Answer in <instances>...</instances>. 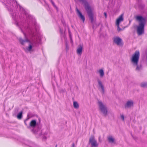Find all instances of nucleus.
Masks as SVG:
<instances>
[{
    "label": "nucleus",
    "mask_w": 147,
    "mask_h": 147,
    "mask_svg": "<svg viewBox=\"0 0 147 147\" xmlns=\"http://www.w3.org/2000/svg\"><path fill=\"white\" fill-rule=\"evenodd\" d=\"M135 18L139 22V25L137 26V32L138 35H141L144 33V27L146 20L141 16H137Z\"/></svg>",
    "instance_id": "nucleus-1"
},
{
    "label": "nucleus",
    "mask_w": 147,
    "mask_h": 147,
    "mask_svg": "<svg viewBox=\"0 0 147 147\" xmlns=\"http://www.w3.org/2000/svg\"><path fill=\"white\" fill-rule=\"evenodd\" d=\"M80 2H82L83 4L85 9L87 11V13L91 20V23L94 22L93 14L92 10L90 6L86 0H78Z\"/></svg>",
    "instance_id": "nucleus-2"
},
{
    "label": "nucleus",
    "mask_w": 147,
    "mask_h": 147,
    "mask_svg": "<svg viewBox=\"0 0 147 147\" xmlns=\"http://www.w3.org/2000/svg\"><path fill=\"white\" fill-rule=\"evenodd\" d=\"M27 127L29 129H31L32 128L33 129H32V131L33 133L35 134H39V136L41 135L40 134L42 133L40 131V129L41 128V126L40 125H37L35 120H32Z\"/></svg>",
    "instance_id": "nucleus-3"
},
{
    "label": "nucleus",
    "mask_w": 147,
    "mask_h": 147,
    "mask_svg": "<svg viewBox=\"0 0 147 147\" xmlns=\"http://www.w3.org/2000/svg\"><path fill=\"white\" fill-rule=\"evenodd\" d=\"M12 6L13 7H15L17 8L18 7L20 10L21 11H22V13H23L26 16V18L27 20H31L33 17L31 16L29 14L26 12L25 10L16 1V0H13L12 2Z\"/></svg>",
    "instance_id": "nucleus-4"
},
{
    "label": "nucleus",
    "mask_w": 147,
    "mask_h": 147,
    "mask_svg": "<svg viewBox=\"0 0 147 147\" xmlns=\"http://www.w3.org/2000/svg\"><path fill=\"white\" fill-rule=\"evenodd\" d=\"M140 56L139 51H136L132 55L130 61L133 65H137L138 64Z\"/></svg>",
    "instance_id": "nucleus-5"
},
{
    "label": "nucleus",
    "mask_w": 147,
    "mask_h": 147,
    "mask_svg": "<svg viewBox=\"0 0 147 147\" xmlns=\"http://www.w3.org/2000/svg\"><path fill=\"white\" fill-rule=\"evenodd\" d=\"M24 35L25 39H23L22 38H18L20 44L22 45H24V43L26 42H29L30 44L29 45V47L26 48V49L28 51H31L32 48V46L31 44V42L26 37L25 34L24 33Z\"/></svg>",
    "instance_id": "nucleus-6"
},
{
    "label": "nucleus",
    "mask_w": 147,
    "mask_h": 147,
    "mask_svg": "<svg viewBox=\"0 0 147 147\" xmlns=\"http://www.w3.org/2000/svg\"><path fill=\"white\" fill-rule=\"evenodd\" d=\"M98 104L100 111L105 116H106L107 114L108 111L106 105H104L101 101H98Z\"/></svg>",
    "instance_id": "nucleus-7"
},
{
    "label": "nucleus",
    "mask_w": 147,
    "mask_h": 147,
    "mask_svg": "<svg viewBox=\"0 0 147 147\" xmlns=\"http://www.w3.org/2000/svg\"><path fill=\"white\" fill-rule=\"evenodd\" d=\"M89 144L91 145V147H97L98 144L94 136H91L89 139Z\"/></svg>",
    "instance_id": "nucleus-8"
},
{
    "label": "nucleus",
    "mask_w": 147,
    "mask_h": 147,
    "mask_svg": "<svg viewBox=\"0 0 147 147\" xmlns=\"http://www.w3.org/2000/svg\"><path fill=\"white\" fill-rule=\"evenodd\" d=\"M113 42L118 46H122L123 43L122 39L119 37H115L113 38Z\"/></svg>",
    "instance_id": "nucleus-9"
},
{
    "label": "nucleus",
    "mask_w": 147,
    "mask_h": 147,
    "mask_svg": "<svg viewBox=\"0 0 147 147\" xmlns=\"http://www.w3.org/2000/svg\"><path fill=\"white\" fill-rule=\"evenodd\" d=\"M134 102L132 100H128L127 102L125 105V108H130L133 106Z\"/></svg>",
    "instance_id": "nucleus-10"
},
{
    "label": "nucleus",
    "mask_w": 147,
    "mask_h": 147,
    "mask_svg": "<svg viewBox=\"0 0 147 147\" xmlns=\"http://www.w3.org/2000/svg\"><path fill=\"white\" fill-rule=\"evenodd\" d=\"M97 82L99 87L101 88V89L102 93L104 94L105 92V89L103 84H102L101 80L98 79H97Z\"/></svg>",
    "instance_id": "nucleus-11"
},
{
    "label": "nucleus",
    "mask_w": 147,
    "mask_h": 147,
    "mask_svg": "<svg viewBox=\"0 0 147 147\" xmlns=\"http://www.w3.org/2000/svg\"><path fill=\"white\" fill-rule=\"evenodd\" d=\"M123 14H122L117 19L116 25H119L120 23L123 21Z\"/></svg>",
    "instance_id": "nucleus-12"
},
{
    "label": "nucleus",
    "mask_w": 147,
    "mask_h": 147,
    "mask_svg": "<svg viewBox=\"0 0 147 147\" xmlns=\"http://www.w3.org/2000/svg\"><path fill=\"white\" fill-rule=\"evenodd\" d=\"M83 48V45H80L77 49V53L79 55H81L82 54V49Z\"/></svg>",
    "instance_id": "nucleus-13"
},
{
    "label": "nucleus",
    "mask_w": 147,
    "mask_h": 147,
    "mask_svg": "<svg viewBox=\"0 0 147 147\" xmlns=\"http://www.w3.org/2000/svg\"><path fill=\"white\" fill-rule=\"evenodd\" d=\"M76 10L79 17L83 22H84L85 20V18L84 16L82 15L81 13L77 8Z\"/></svg>",
    "instance_id": "nucleus-14"
},
{
    "label": "nucleus",
    "mask_w": 147,
    "mask_h": 147,
    "mask_svg": "<svg viewBox=\"0 0 147 147\" xmlns=\"http://www.w3.org/2000/svg\"><path fill=\"white\" fill-rule=\"evenodd\" d=\"M134 66H136V67L135 69L136 71L139 72L141 71L142 68V66L141 65H138L137 64V65H133Z\"/></svg>",
    "instance_id": "nucleus-15"
},
{
    "label": "nucleus",
    "mask_w": 147,
    "mask_h": 147,
    "mask_svg": "<svg viewBox=\"0 0 147 147\" xmlns=\"http://www.w3.org/2000/svg\"><path fill=\"white\" fill-rule=\"evenodd\" d=\"M40 130V132H42V133L40 134L41 135L39 136V134H35L38 135V136H41L42 135H43V139H46L47 138L45 136V135H47V132L45 131V132H44L43 130H42L41 131Z\"/></svg>",
    "instance_id": "nucleus-16"
},
{
    "label": "nucleus",
    "mask_w": 147,
    "mask_h": 147,
    "mask_svg": "<svg viewBox=\"0 0 147 147\" xmlns=\"http://www.w3.org/2000/svg\"><path fill=\"white\" fill-rule=\"evenodd\" d=\"M60 32L61 34V36L62 39V38H64V34L63 30V29H61L60 28H59Z\"/></svg>",
    "instance_id": "nucleus-17"
},
{
    "label": "nucleus",
    "mask_w": 147,
    "mask_h": 147,
    "mask_svg": "<svg viewBox=\"0 0 147 147\" xmlns=\"http://www.w3.org/2000/svg\"><path fill=\"white\" fill-rule=\"evenodd\" d=\"M107 139L109 142L113 143L114 141V139L113 138V137L111 136H110L108 137L107 138Z\"/></svg>",
    "instance_id": "nucleus-18"
},
{
    "label": "nucleus",
    "mask_w": 147,
    "mask_h": 147,
    "mask_svg": "<svg viewBox=\"0 0 147 147\" xmlns=\"http://www.w3.org/2000/svg\"><path fill=\"white\" fill-rule=\"evenodd\" d=\"M99 72L100 74V77H102L104 75V73L103 70L102 69H101L99 70Z\"/></svg>",
    "instance_id": "nucleus-19"
},
{
    "label": "nucleus",
    "mask_w": 147,
    "mask_h": 147,
    "mask_svg": "<svg viewBox=\"0 0 147 147\" xmlns=\"http://www.w3.org/2000/svg\"><path fill=\"white\" fill-rule=\"evenodd\" d=\"M140 86L142 88H146L147 87V83L146 82H142L141 83Z\"/></svg>",
    "instance_id": "nucleus-20"
},
{
    "label": "nucleus",
    "mask_w": 147,
    "mask_h": 147,
    "mask_svg": "<svg viewBox=\"0 0 147 147\" xmlns=\"http://www.w3.org/2000/svg\"><path fill=\"white\" fill-rule=\"evenodd\" d=\"M73 106L75 108L78 109L79 107V105L77 102L74 101L73 102Z\"/></svg>",
    "instance_id": "nucleus-21"
},
{
    "label": "nucleus",
    "mask_w": 147,
    "mask_h": 147,
    "mask_svg": "<svg viewBox=\"0 0 147 147\" xmlns=\"http://www.w3.org/2000/svg\"><path fill=\"white\" fill-rule=\"evenodd\" d=\"M22 112L21 111L18 113L17 116V118L19 119H20L22 118Z\"/></svg>",
    "instance_id": "nucleus-22"
},
{
    "label": "nucleus",
    "mask_w": 147,
    "mask_h": 147,
    "mask_svg": "<svg viewBox=\"0 0 147 147\" xmlns=\"http://www.w3.org/2000/svg\"><path fill=\"white\" fill-rule=\"evenodd\" d=\"M50 1L51 3L53 5V6L55 7L56 9L58 11V8L56 6V5H55L53 1L52 0H49Z\"/></svg>",
    "instance_id": "nucleus-23"
},
{
    "label": "nucleus",
    "mask_w": 147,
    "mask_h": 147,
    "mask_svg": "<svg viewBox=\"0 0 147 147\" xmlns=\"http://www.w3.org/2000/svg\"><path fill=\"white\" fill-rule=\"evenodd\" d=\"M68 32H69V38H70V40L71 41V42H72L71 34L70 31L69 30V29H68Z\"/></svg>",
    "instance_id": "nucleus-24"
},
{
    "label": "nucleus",
    "mask_w": 147,
    "mask_h": 147,
    "mask_svg": "<svg viewBox=\"0 0 147 147\" xmlns=\"http://www.w3.org/2000/svg\"><path fill=\"white\" fill-rule=\"evenodd\" d=\"M69 49V47L67 43H66V51H67Z\"/></svg>",
    "instance_id": "nucleus-25"
},
{
    "label": "nucleus",
    "mask_w": 147,
    "mask_h": 147,
    "mask_svg": "<svg viewBox=\"0 0 147 147\" xmlns=\"http://www.w3.org/2000/svg\"><path fill=\"white\" fill-rule=\"evenodd\" d=\"M117 26V29L118 31L119 32L122 29L120 28L119 25H116Z\"/></svg>",
    "instance_id": "nucleus-26"
},
{
    "label": "nucleus",
    "mask_w": 147,
    "mask_h": 147,
    "mask_svg": "<svg viewBox=\"0 0 147 147\" xmlns=\"http://www.w3.org/2000/svg\"><path fill=\"white\" fill-rule=\"evenodd\" d=\"M121 118L122 119L123 121H124V116L123 115H121Z\"/></svg>",
    "instance_id": "nucleus-27"
},
{
    "label": "nucleus",
    "mask_w": 147,
    "mask_h": 147,
    "mask_svg": "<svg viewBox=\"0 0 147 147\" xmlns=\"http://www.w3.org/2000/svg\"><path fill=\"white\" fill-rule=\"evenodd\" d=\"M104 15L105 18H106L107 17V13L106 12H105L104 13Z\"/></svg>",
    "instance_id": "nucleus-28"
},
{
    "label": "nucleus",
    "mask_w": 147,
    "mask_h": 147,
    "mask_svg": "<svg viewBox=\"0 0 147 147\" xmlns=\"http://www.w3.org/2000/svg\"><path fill=\"white\" fill-rule=\"evenodd\" d=\"M71 147H75V144L74 143H73Z\"/></svg>",
    "instance_id": "nucleus-29"
},
{
    "label": "nucleus",
    "mask_w": 147,
    "mask_h": 147,
    "mask_svg": "<svg viewBox=\"0 0 147 147\" xmlns=\"http://www.w3.org/2000/svg\"><path fill=\"white\" fill-rule=\"evenodd\" d=\"M61 22H62V23L63 25H64V21L63 20H61Z\"/></svg>",
    "instance_id": "nucleus-30"
},
{
    "label": "nucleus",
    "mask_w": 147,
    "mask_h": 147,
    "mask_svg": "<svg viewBox=\"0 0 147 147\" xmlns=\"http://www.w3.org/2000/svg\"><path fill=\"white\" fill-rule=\"evenodd\" d=\"M32 36H35V35L34 34H32Z\"/></svg>",
    "instance_id": "nucleus-31"
},
{
    "label": "nucleus",
    "mask_w": 147,
    "mask_h": 147,
    "mask_svg": "<svg viewBox=\"0 0 147 147\" xmlns=\"http://www.w3.org/2000/svg\"><path fill=\"white\" fill-rule=\"evenodd\" d=\"M100 138H99V141H100Z\"/></svg>",
    "instance_id": "nucleus-32"
},
{
    "label": "nucleus",
    "mask_w": 147,
    "mask_h": 147,
    "mask_svg": "<svg viewBox=\"0 0 147 147\" xmlns=\"http://www.w3.org/2000/svg\"><path fill=\"white\" fill-rule=\"evenodd\" d=\"M100 138H99V141H100Z\"/></svg>",
    "instance_id": "nucleus-33"
},
{
    "label": "nucleus",
    "mask_w": 147,
    "mask_h": 147,
    "mask_svg": "<svg viewBox=\"0 0 147 147\" xmlns=\"http://www.w3.org/2000/svg\"><path fill=\"white\" fill-rule=\"evenodd\" d=\"M25 124L26 125H27L26 124V121H25Z\"/></svg>",
    "instance_id": "nucleus-34"
},
{
    "label": "nucleus",
    "mask_w": 147,
    "mask_h": 147,
    "mask_svg": "<svg viewBox=\"0 0 147 147\" xmlns=\"http://www.w3.org/2000/svg\"><path fill=\"white\" fill-rule=\"evenodd\" d=\"M57 145H56V146H55V147H57Z\"/></svg>",
    "instance_id": "nucleus-35"
},
{
    "label": "nucleus",
    "mask_w": 147,
    "mask_h": 147,
    "mask_svg": "<svg viewBox=\"0 0 147 147\" xmlns=\"http://www.w3.org/2000/svg\"><path fill=\"white\" fill-rule=\"evenodd\" d=\"M75 1H76V0H75Z\"/></svg>",
    "instance_id": "nucleus-36"
}]
</instances>
